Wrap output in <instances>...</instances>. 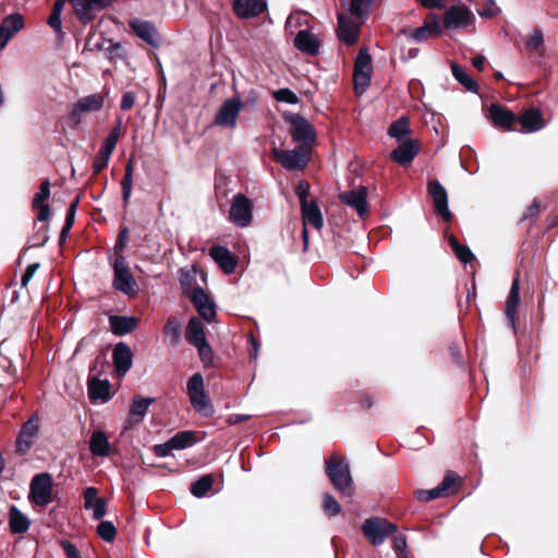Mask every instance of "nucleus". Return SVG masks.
I'll list each match as a JSON object with an SVG mask.
<instances>
[{"label": "nucleus", "mask_w": 558, "mask_h": 558, "mask_svg": "<svg viewBox=\"0 0 558 558\" xmlns=\"http://www.w3.org/2000/svg\"><path fill=\"white\" fill-rule=\"evenodd\" d=\"M126 242H128V229L124 228L120 231V233L118 235V240L114 245V255L117 253H121V251L126 246Z\"/></svg>", "instance_id": "63"}, {"label": "nucleus", "mask_w": 558, "mask_h": 558, "mask_svg": "<svg viewBox=\"0 0 558 558\" xmlns=\"http://www.w3.org/2000/svg\"><path fill=\"white\" fill-rule=\"evenodd\" d=\"M35 209H38L37 220L46 221L50 216V207L48 204L41 206H33Z\"/></svg>", "instance_id": "64"}, {"label": "nucleus", "mask_w": 558, "mask_h": 558, "mask_svg": "<svg viewBox=\"0 0 558 558\" xmlns=\"http://www.w3.org/2000/svg\"><path fill=\"white\" fill-rule=\"evenodd\" d=\"M373 0H351L348 11L351 15L365 20Z\"/></svg>", "instance_id": "46"}, {"label": "nucleus", "mask_w": 558, "mask_h": 558, "mask_svg": "<svg viewBox=\"0 0 558 558\" xmlns=\"http://www.w3.org/2000/svg\"><path fill=\"white\" fill-rule=\"evenodd\" d=\"M98 535L106 542H112L116 537V526L110 521H101L97 527Z\"/></svg>", "instance_id": "50"}, {"label": "nucleus", "mask_w": 558, "mask_h": 558, "mask_svg": "<svg viewBox=\"0 0 558 558\" xmlns=\"http://www.w3.org/2000/svg\"><path fill=\"white\" fill-rule=\"evenodd\" d=\"M241 109L242 101L240 97H233L225 100L216 113L215 124L234 129L236 126V120Z\"/></svg>", "instance_id": "14"}, {"label": "nucleus", "mask_w": 558, "mask_h": 558, "mask_svg": "<svg viewBox=\"0 0 558 558\" xmlns=\"http://www.w3.org/2000/svg\"><path fill=\"white\" fill-rule=\"evenodd\" d=\"M474 22L472 11L465 5H452L444 15V26L447 29H459Z\"/></svg>", "instance_id": "16"}, {"label": "nucleus", "mask_w": 558, "mask_h": 558, "mask_svg": "<svg viewBox=\"0 0 558 558\" xmlns=\"http://www.w3.org/2000/svg\"><path fill=\"white\" fill-rule=\"evenodd\" d=\"M132 184H133V162L130 160L125 167L124 178L121 182L122 185V199L124 206L129 204L131 193H132Z\"/></svg>", "instance_id": "45"}, {"label": "nucleus", "mask_w": 558, "mask_h": 558, "mask_svg": "<svg viewBox=\"0 0 558 558\" xmlns=\"http://www.w3.org/2000/svg\"><path fill=\"white\" fill-rule=\"evenodd\" d=\"M544 45L543 33L535 28L532 34L525 40V48L527 51L533 52L539 49Z\"/></svg>", "instance_id": "49"}, {"label": "nucleus", "mask_w": 558, "mask_h": 558, "mask_svg": "<svg viewBox=\"0 0 558 558\" xmlns=\"http://www.w3.org/2000/svg\"><path fill=\"white\" fill-rule=\"evenodd\" d=\"M326 474L332 486L344 496H351L353 493V481L349 464L344 460L326 461Z\"/></svg>", "instance_id": "5"}, {"label": "nucleus", "mask_w": 558, "mask_h": 558, "mask_svg": "<svg viewBox=\"0 0 558 558\" xmlns=\"http://www.w3.org/2000/svg\"><path fill=\"white\" fill-rule=\"evenodd\" d=\"M372 71V57L367 48L362 47L359 50L354 63L353 80L356 94H363L369 86Z\"/></svg>", "instance_id": "8"}, {"label": "nucleus", "mask_w": 558, "mask_h": 558, "mask_svg": "<svg viewBox=\"0 0 558 558\" xmlns=\"http://www.w3.org/2000/svg\"><path fill=\"white\" fill-rule=\"evenodd\" d=\"M295 195L299 197L300 205L307 204L311 201L307 199L310 195V184L308 182L301 180L295 186Z\"/></svg>", "instance_id": "56"}, {"label": "nucleus", "mask_w": 558, "mask_h": 558, "mask_svg": "<svg viewBox=\"0 0 558 558\" xmlns=\"http://www.w3.org/2000/svg\"><path fill=\"white\" fill-rule=\"evenodd\" d=\"M457 475L453 472H448L441 483L432 489H417L415 498L423 502L440 498L446 495L449 488L456 483Z\"/></svg>", "instance_id": "21"}, {"label": "nucleus", "mask_w": 558, "mask_h": 558, "mask_svg": "<svg viewBox=\"0 0 558 558\" xmlns=\"http://www.w3.org/2000/svg\"><path fill=\"white\" fill-rule=\"evenodd\" d=\"M448 241L449 245L451 246L452 251L454 252L456 256L461 263L468 264L472 262V259L474 258V254L472 253L469 246L460 244L457 238L453 235H450Z\"/></svg>", "instance_id": "44"}, {"label": "nucleus", "mask_w": 558, "mask_h": 558, "mask_svg": "<svg viewBox=\"0 0 558 558\" xmlns=\"http://www.w3.org/2000/svg\"><path fill=\"white\" fill-rule=\"evenodd\" d=\"M267 9L266 0H234L233 11L240 19H251L262 14Z\"/></svg>", "instance_id": "25"}, {"label": "nucleus", "mask_w": 558, "mask_h": 558, "mask_svg": "<svg viewBox=\"0 0 558 558\" xmlns=\"http://www.w3.org/2000/svg\"><path fill=\"white\" fill-rule=\"evenodd\" d=\"M88 396L93 401L107 402L110 400V384L108 380L92 378L88 383Z\"/></svg>", "instance_id": "35"}, {"label": "nucleus", "mask_w": 558, "mask_h": 558, "mask_svg": "<svg viewBox=\"0 0 558 558\" xmlns=\"http://www.w3.org/2000/svg\"><path fill=\"white\" fill-rule=\"evenodd\" d=\"M303 225H311L314 229L320 230L324 226V218L316 201H311L301 206Z\"/></svg>", "instance_id": "30"}, {"label": "nucleus", "mask_w": 558, "mask_h": 558, "mask_svg": "<svg viewBox=\"0 0 558 558\" xmlns=\"http://www.w3.org/2000/svg\"><path fill=\"white\" fill-rule=\"evenodd\" d=\"M109 324L114 335L124 336L137 327V318L133 316L111 315L109 317Z\"/></svg>", "instance_id": "32"}, {"label": "nucleus", "mask_w": 558, "mask_h": 558, "mask_svg": "<svg viewBox=\"0 0 558 558\" xmlns=\"http://www.w3.org/2000/svg\"><path fill=\"white\" fill-rule=\"evenodd\" d=\"M427 192L433 199L436 214L445 221H450L452 215L448 207V194L445 186L438 180H429Z\"/></svg>", "instance_id": "15"}, {"label": "nucleus", "mask_w": 558, "mask_h": 558, "mask_svg": "<svg viewBox=\"0 0 558 558\" xmlns=\"http://www.w3.org/2000/svg\"><path fill=\"white\" fill-rule=\"evenodd\" d=\"M50 196V182L44 180L40 184L39 192H37L33 198V206H41L46 204V201Z\"/></svg>", "instance_id": "52"}, {"label": "nucleus", "mask_w": 558, "mask_h": 558, "mask_svg": "<svg viewBox=\"0 0 558 558\" xmlns=\"http://www.w3.org/2000/svg\"><path fill=\"white\" fill-rule=\"evenodd\" d=\"M163 335L170 345H178L182 335L181 322L175 317H169L163 327Z\"/></svg>", "instance_id": "39"}, {"label": "nucleus", "mask_w": 558, "mask_h": 558, "mask_svg": "<svg viewBox=\"0 0 558 558\" xmlns=\"http://www.w3.org/2000/svg\"><path fill=\"white\" fill-rule=\"evenodd\" d=\"M129 25L131 29L148 45L153 47H157L159 45V36L153 23L138 19H132L129 22Z\"/></svg>", "instance_id": "26"}, {"label": "nucleus", "mask_w": 558, "mask_h": 558, "mask_svg": "<svg viewBox=\"0 0 558 558\" xmlns=\"http://www.w3.org/2000/svg\"><path fill=\"white\" fill-rule=\"evenodd\" d=\"M39 268V264L38 263H33V264H29L24 274L22 275V278H21V283H22V287H26L27 283L31 281V279L33 278V276L35 275V272L37 271V269Z\"/></svg>", "instance_id": "59"}, {"label": "nucleus", "mask_w": 558, "mask_h": 558, "mask_svg": "<svg viewBox=\"0 0 558 558\" xmlns=\"http://www.w3.org/2000/svg\"><path fill=\"white\" fill-rule=\"evenodd\" d=\"M362 531L373 545L378 546L397 531V526L386 519L373 517L364 521Z\"/></svg>", "instance_id": "7"}, {"label": "nucleus", "mask_w": 558, "mask_h": 558, "mask_svg": "<svg viewBox=\"0 0 558 558\" xmlns=\"http://www.w3.org/2000/svg\"><path fill=\"white\" fill-rule=\"evenodd\" d=\"M112 360L118 376L123 377L133 362V353L130 347L124 342L117 343L112 352Z\"/></svg>", "instance_id": "22"}, {"label": "nucleus", "mask_w": 558, "mask_h": 558, "mask_svg": "<svg viewBox=\"0 0 558 558\" xmlns=\"http://www.w3.org/2000/svg\"><path fill=\"white\" fill-rule=\"evenodd\" d=\"M451 72L453 77L465 87L466 90L477 93V83L469 75V73L456 62L451 63Z\"/></svg>", "instance_id": "40"}, {"label": "nucleus", "mask_w": 558, "mask_h": 558, "mask_svg": "<svg viewBox=\"0 0 558 558\" xmlns=\"http://www.w3.org/2000/svg\"><path fill=\"white\" fill-rule=\"evenodd\" d=\"M110 265L113 269L112 287L125 295H135L138 291V286L130 272L125 256L122 253H117L113 258H110Z\"/></svg>", "instance_id": "2"}, {"label": "nucleus", "mask_w": 558, "mask_h": 558, "mask_svg": "<svg viewBox=\"0 0 558 558\" xmlns=\"http://www.w3.org/2000/svg\"><path fill=\"white\" fill-rule=\"evenodd\" d=\"M399 143V146L391 151L390 157L398 165L408 166L420 151L418 142L412 138H407Z\"/></svg>", "instance_id": "20"}, {"label": "nucleus", "mask_w": 558, "mask_h": 558, "mask_svg": "<svg viewBox=\"0 0 558 558\" xmlns=\"http://www.w3.org/2000/svg\"><path fill=\"white\" fill-rule=\"evenodd\" d=\"M209 256L226 274H231L235 270L236 260L228 248L223 246H213L209 251Z\"/></svg>", "instance_id": "31"}, {"label": "nucleus", "mask_w": 558, "mask_h": 558, "mask_svg": "<svg viewBox=\"0 0 558 558\" xmlns=\"http://www.w3.org/2000/svg\"><path fill=\"white\" fill-rule=\"evenodd\" d=\"M401 33L409 39L422 43L428 38L440 35L441 26L438 16L434 13H429L422 26L414 29H402Z\"/></svg>", "instance_id": "13"}, {"label": "nucleus", "mask_w": 558, "mask_h": 558, "mask_svg": "<svg viewBox=\"0 0 558 558\" xmlns=\"http://www.w3.org/2000/svg\"><path fill=\"white\" fill-rule=\"evenodd\" d=\"M78 21L90 23L100 11L110 7L113 0H70Z\"/></svg>", "instance_id": "12"}, {"label": "nucleus", "mask_w": 558, "mask_h": 558, "mask_svg": "<svg viewBox=\"0 0 558 558\" xmlns=\"http://www.w3.org/2000/svg\"><path fill=\"white\" fill-rule=\"evenodd\" d=\"M286 120L290 124L289 133L293 142L298 146L312 150L316 143V131L308 120L298 113L287 116Z\"/></svg>", "instance_id": "3"}, {"label": "nucleus", "mask_w": 558, "mask_h": 558, "mask_svg": "<svg viewBox=\"0 0 558 558\" xmlns=\"http://www.w3.org/2000/svg\"><path fill=\"white\" fill-rule=\"evenodd\" d=\"M271 155L286 170L293 171L302 170L306 167L311 159L312 150L301 146L288 150L274 148Z\"/></svg>", "instance_id": "6"}, {"label": "nucleus", "mask_w": 558, "mask_h": 558, "mask_svg": "<svg viewBox=\"0 0 558 558\" xmlns=\"http://www.w3.org/2000/svg\"><path fill=\"white\" fill-rule=\"evenodd\" d=\"M488 112L494 125L506 130H511L512 124L517 120L513 112L497 104H492L488 108Z\"/></svg>", "instance_id": "29"}, {"label": "nucleus", "mask_w": 558, "mask_h": 558, "mask_svg": "<svg viewBox=\"0 0 558 558\" xmlns=\"http://www.w3.org/2000/svg\"><path fill=\"white\" fill-rule=\"evenodd\" d=\"M154 401V398L134 397L129 411L130 420L135 423L141 422Z\"/></svg>", "instance_id": "37"}, {"label": "nucleus", "mask_w": 558, "mask_h": 558, "mask_svg": "<svg viewBox=\"0 0 558 558\" xmlns=\"http://www.w3.org/2000/svg\"><path fill=\"white\" fill-rule=\"evenodd\" d=\"M337 35L340 41L347 45H353L359 39L360 24L353 22L343 13L338 14Z\"/></svg>", "instance_id": "24"}, {"label": "nucleus", "mask_w": 558, "mask_h": 558, "mask_svg": "<svg viewBox=\"0 0 558 558\" xmlns=\"http://www.w3.org/2000/svg\"><path fill=\"white\" fill-rule=\"evenodd\" d=\"M477 12L482 17H494L500 13V9L494 0H485L483 8Z\"/></svg>", "instance_id": "55"}, {"label": "nucleus", "mask_w": 558, "mask_h": 558, "mask_svg": "<svg viewBox=\"0 0 558 558\" xmlns=\"http://www.w3.org/2000/svg\"><path fill=\"white\" fill-rule=\"evenodd\" d=\"M181 286L183 293L190 298L199 316L207 323L214 322L216 305L205 290L198 286H193L187 276L181 278Z\"/></svg>", "instance_id": "1"}, {"label": "nucleus", "mask_w": 558, "mask_h": 558, "mask_svg": "<svg viewBox=\"0 0 558 558\" xmlns=\"http://www.w3.org/2000/svg\"><path fill=\"white\" fill-rule=\"evenodd\" d=\"M24 27V20L20 13H12L3 19L0 25V50L8 41Z\"/></svg>", "instance_id": "23"}, {"label": "nucleus", "mask_w": 558, "mask_h": 558, "mask_svg": "<svg viewBox=\"0 0 558 558\" xmlns=\"http://www.w3.org/2000/svg\"><path fill=\"white\" fill-rule=\"evenodd\" d=\"M392 547L398 553V558H409L407 539L403 535L393 536Z\"/></svg>", "instance_id": "54"}, {"label": "nucleus", "mask_w": 558, "mask_h": 558, "mask_svg": "<svg viewBox=\"0 0 558 558\" xmlns=\"http://www.w3.org/2000/svg\"><path fill=\"white\" fill-rule=\"evenodd\" d=\"M135 104V95L133 92H125L122 95L120 108L123 111L130 110Z\"/></svg>", "instance_id": "61"}, {"label": "nucleus", "mask_w": 558, "mask_h": 558, "mask_svg": "<svg viewBox=\"0 0 558 558\" xmlns=\"http://www.w3.org/2000/svg\"><path fill=\"white\" fill-rule=\"evenodd\" d=\"M61 547L63 548L66 558H82L80 551L77 550L76 546L72 544L69 541H61L60 542Z\"/></svg>", "instance_id": "58"}, {"label": "nucleus", "mask_w": 558, "mask_h": 558, "mask_svg": "<svg viewBox=\"0 0 558 558\" xmlns=\"http://www.w3.org/2000/svg\"><path fill=\"white\" fill-rule=\"evenodd\" d=\"M47 23L57 34L62 33V22L60 13L51 11Z\"/></svg>", "instance_id": "57"}, {"label": "nucleus", "mask_w": 558, "mask_h": 558, "mask_svg": "<svg viewBox=\"0 0 558 558\" xmlns=\"http://www.w3.org/2000/svg\"><path fill=\"white\" fill-rule=\"evenodd\" d=\"M172 450H174V448L170 445V439L163 444L156 445L154 448L155 454L159 458L168 457Z\"/></svg>", "instance_id": "60"}, {"label": "nucleus", "mask_w": 558, "mask_h": 558, "mask_svg": "<svg viewBox=\"0 0 558 558\" xmlns=\"http://www.w3.org/2000/svg\"><path fill=\"white\" fill-rule=\"evenodd\" d=\"M323 509L329 517H335L341 511L339 502L328 493L323 495Z\"/></svg>", "instance_id": "47"}, {"label": "nucleus", "mask_w": 558, "mask_h": 558, "mask_svg": "<svg viewBox=\"0 0 558 558\" xmlns=\"http://www.w3.org/2000/svg\"><path fill=\"white\" fill-rule=\"evenodd\" d=\"M29 498L36 505L45 507L52 501V478L48 473L36 474L31 482Z\"/></svg>", "instance_id": "10"}, {"label": "nucleus", "mask_w": 558, "mask_h": 558, "mask_svg": "<svg viewBox=\"0 0 558 558\" xmlns=\"http://www.w3.org/2000/svg\"><path fill=\"white\" fill-rule=\"evenodd\" d=\"M109 160L110 158L97 154L93 162L94 173L98 174L102 169H105L108 166Z\"/></svg>", "instance_id": "62"}, {"label": "nucleus", "mask_w": 558, "mask_h": 558, "mask_svg": "<svg viewBox=\"0 0 558 558\" xmlns=\"http://www.w3.org/2000/svg\"><path fill=\"white\" fill-rule=\"evenodd\" d=\"M194 347L197 349L199 359L202 360V362L205 365H207V364L213 362V360H214V352H213V349H211L210 344L208 343V341L201 342V343H198L197 345H194Z\"/></svg>", "instance_id": "53"}, {"label": "nucleus", "mask_w": 558, "mask_h": 558, "mask_svg": "<svg viewBox=\"0 0 558 558\" xmlns=\"http://www.w3.org/2000/svg\"><path fill=\"white\" fill-rule=\"evenodd\" d=\"M29 524L31 522L28 518L21 510H19L15 506L10 508L9 525L12 533H25L29 529Z\"/></svg>", "instance_id": "38"}, {"label": "nucleus", "mask_w": 558, "mask_h": 558, "mask_svg": "<svg viewBox=\"0 0 558 558\" xmlns=\"http://www.w3.org/2000/svg\"><path fill=\"white\" fill-rule=\"evenodd\" d=\"M520 280L514 277L511 283L509 294L506 300L505 315L512 331H517L518 308L520 305Z\"/></svg>", "instance_id": "18"}, {"label": "nucleus", "mask_w": 558, "mask_h": 558, "mask_svg": "<svg viewBox=\"0 0 558 558\" xmlns=\"http://www.w3.org/2000/svg\"><path fill=\"white\" fill-rule=\"evenodd\" d=\"M274 98L279 102L295 105L299 102L298 95L289 88H280L272 94Z\"/></svg>", "instance_id": "51"}, {"label": "nucleus", "mask_w": 558, "mask_h": 558, "mask_svg": "<svg viewBox=\"0 0 558 558\" xmlns=\"http://www.w3.org/2000/svg\"><path fill=\"white\" fill-rule=\"evenodd\" d=\"M39 435V416L34 413L21 427L15 447L20 454H26L34 446Z\"/></svg>", "instance_id": "11"}, {"label": "nucleus", "mask_w": 558, "mask_h": 558, "mask_svg": "<svg viewBox=\"0 0 558 558\" xmlns=\"http://www.w3.org/2000/svg\"><path fill=\"white\" fill-rule=\"evenodd\" d=\"M367 194V187L360 186L357 190L340 193L339 199L348 207L353 208L357 215L363 218L368 214Z\"/></svg>", "instance_id": "17"}, {"label": "nucleus", "mask_w": 558, "mask_h": 558, "mask_svg": "<svg viewBox=\"0 0 558 558\" xmlns=\"http://www.w3.org/2000/svg\"><path fill=\"white\" fill-rule=\"evenodd\" d=\"M185 338L186 341L193 347L201 342L207 341L205 327L198 317L192 316L189 319L185 330Z\"/></svg>", "instance_id": "33"}, {"label": "nucleus", "mask_w": 558, "mask_h": 558, "mask_svg": "<svg viewBox=\"0 0 558 558\" xmlns=\"http://www.w3.org/2000/svg\"><path fill=\"white\" fill-rule=\"evenodd\" d=\"M294 47L303 53L316 56L319 53L320 44L308 29H301L294 37Z\"/></svg>", "instance_id": "27"}, {"label": "nucleus", "mask_w": 558, "mask_h": 558, "mask_svg": "<svg viewBox=\"0 0 558 558\" xmlns=\"http://www.w3.org/2000/svg\"><path fill=\"white\" fill-rule=\"evenodd\" d=\"M97 495V488L87 487L84 492V507L93 510L95 520H100L106 514V500Z\"/></svg>", "instance_id": "28"}, {"label": "nucleus", "mask_w": 558, "mask_h": 558, "mask_svg": "<svg viewBox=\"0 0 558 558\" xmlns=\"http://www.w3.org/2000/svg\"><path fill=\"white\" fill-rule=\"evenodd\" d=\"M410 134V124L409 119L405 117H401L395 122L391 123V125L388 129V135L396 138L398 142H402L407 140V135Z\"/></svg>", "instance_id": "41"}, {"label": "nucleus", "mask_w": 558, "mask_h": 558, "mask_svg": "<svg viewBox=\"0 0 558 558\" xmlns=\"http://www.w3.org/2000/svg\"><path fill=\"white\" fill-rule=\"evenodd\" d=\"M89 450L96 457H108L110 445L107 435L102 430L93 432L89 439Z\"/></svg>", "instance_id": "36"}, {"label": "nucleus", "mask_w": 558, "mask_h": 558, "mask_svg": "<svg viewBox=\"0 0 558 558\" xmlns=\"http://www.w3.org/2000/svg\"><path fill=\"white\" fill-rule=\"evenodd\" d=\"M196 442V438L193 432L184 430L177 433L170 438V445L174 450H183L192 447Z\"/></svg>", "instance_id": "42"}, {"label": "nucleus", "mask_w": 558, "mask_h": 558, "mask_svg": "<svg viewBox=\"0 0 558 558\" xmlns=\"http://www.w3.org/2000/svg\"><path fill=\"white\" fill-rule=\"evenodd\" d=\"M520 124L526 133L537 132L545 126L542 112L537 109H529L520 117Z\"/></svg>", "instance_id": "34"}, {"label": "nucleus", "mask_w": 558, "mask_h": 558, "mask_svg": "<svg viewBox=\"0 0 558 558\" xmlns=\"http://www.w3.org/2000/svg\"><path fill=\"white\" fill-rule=\"evenodd\" d=\"M104 106V97L99 94H92L77 100L71 110L70 118L77 124L81 116L85 112L99 111Z\"/></svg>", "instance_id": "19"}, {"label": "nucleus", "mask_w": 558, "mask_h": 558, "mask_svg": "<svg viewBox=\"0 0 558 558\" xmlns=\"http://www.w3.org/2000/svg\"><path fill=\"white\" fill-rule=\"evenodd\" d=\"M307 24L308 21L303 13H291L286 21V29L293 34L296 28Z\"/></svg>", "instance_id": "48"}, {"label": "nucleus", "mask_w": 558, "mask_h": 558, "mask_svg": "<svg viewBox=\"0 0 558 558\" xmlns=\"http://www.w3.org/2000/svg\"><path fill=\"white\" fill-rule=\"evenodd\" d=\"M214 477L210 474L203 475L198 480L192 483L191 493L197 498L204 497L213 487Z\"/></svg>", "instance_id": "43"}, {"label": "nucleus", "mask_w": 558, "mask_h": 558, "mask_svg": "<svg viewBox=\"0 0 558 558\" xmlns=\"http://www.w3.org/2000/svg\"><path fill=\"white\" fill-rule=\"evenodd\" d=\"M253 219V203L242 193L233 195L229 210V220L239 228L247 227Z\"/></svg>", "instance_id": "9"}, {"label": "nucleus", "mask_w": 558, "mask_h": 558, "mask_svg": "<svg viewBox=\"0 0 558 558\" xmlns=\"http://www.w3.org/2000/svg\"><path fill=\"white\" fill-rule=\"evenodd\" d=\"M187 395L193 409L203 416L209 417L215 413L210 399L204 390V378L199 373L194 374L186 385Z\"/></svg>", "instance_id": "4"}]
</instances>
